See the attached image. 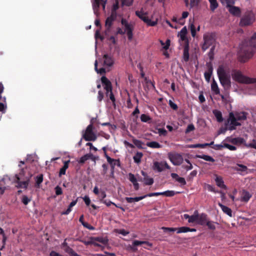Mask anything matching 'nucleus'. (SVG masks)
<instances>
[{
    "instance_id": "obj_55",
    "label": "nucleus",
    "mask_w": 256,
    "mask_h": 256,
    "mask_svg": "<svg viewBox=\"0 0 256 256\" xmlns=\"http://www.w3.org/2000/svg\"><path fill=\"white\" fill-rule=\"evenodd\" d=\"M245 146L246 148H252L256 149V140H253L252 142L250 144H245Z\"/></svg>"
},
{
    "instance_id": "obj_7",
    "label": "nucleus",
    "mask_w": 256,
    "mask_h": 256,
    "mask_svg": "<svg viewBox=\"0 0 256 256\" xmlns=\"http://www.w3.org/2000/svg\"><path fill=\"white\" fill-rule=\"evenodd\" d=\"M82 137L86 141H95L96 140L97 136L93 132L92 124H90L87 126Z\"/></svg>"
},
{
    "instance_id": "obj_11",
    "label": "nucleus",
    "mask_w": 256,
    "mask_h": 256,
    "mask_svg": "<svg viewBox=\"0 0 256 256\" xmlns=\"http://www.w3.org/2000/svg\"><path fill=\"white\" fill-rule=\"evenodd\" d=\"M116 16L114 14H111L110 16H108L105 22V26L106 28V32H109L111 30V27L113 24L116 18Z\"/></svg>"
},
{
    "instance_id": "obj_17",
    "label": "nucleus",
    "mask_w": 256,
    "mask_h": 256,
    "mask_svg": "<svg viewBox=\"0 0 256 256\" xmlns=\"http://www.w3.org/2000/svg\"><path fill=\"white\" fill-rule=\"evenodd\" d=\"M171 176L172 178L175 179L182 186H184L186 184L184 178L180 177L177 174L172 173Z\"/></svg>"
},
{
    "instance_id": "obj_22",
    "label": "nucleus",
    "mask_w": 256,
    "mask_h": 256,
    "mask_svg": "<svg viewBox=\"0 0 256 256\" xmlns=\"http://www.w3.org/2000/svg\"><path fill=\"white\" fill-rule=\"evenodd\" d=\"M104 65L108 66H112L114 64V60L110 56L106 54L104 56Z\"/></svg>"
},
{
    "instance_id": "obj_32",
    "label": "nucleus",
    "mask_w": 256,
    "mask_h": 256,
    "mask_svg": "<svg viewBox=\"0 0 256 256\" xmlns=\"http://www.w3.org/2000/svg\"><path fill=\"white\" fill-rule=\"evenodd\" d=\"M198 217V211L195 210L194 212V214L190 216L189 220H188V222L190 223H193V222H196L197 223Z\"/></svg>"
},
{
    "instance_id": "obj_20",
    "label": "nucleus",
    "mask_w": 256,
    "mask_h": 256,
    "mask_svg": "<svg viewBox=\"0 0 256 256\" xmlns=\"http://www.w3.org/2000/svg\"><path fill=\"white\" fill-rule=\"evenodd\" d=\"M230 142L234 144H243L245 146V144H246L245 140L240 137L232 138Z\"/></svg>"
},
{
    "instance_id": "obj_33",
    "label": "nucleus",
    "mask_w": 256,
    "mask_h": 256,
    "mask_svg": "<svg viewBox=\"0 0 256 256\" xmlns=\"http://www.w3.org/2000/svg\"><path fill=\"white\" fill-rule=\"evenodd\" d=\"M213 114L216 118L218 122H220L223 121V118L222 116V112L218 110H214L213 111Z\"/></svg>"
},
{
    "instance_id": "obj_45",
    "label": "nucleus",
    "mask_w": 256,
    "mask_h": 256,
    "mask_svg": "<svg viewBox=\"0 0 256 256\" xmlns=\"http://www.w3.org/2000/svg\"><path fill=\"white\" fill-rule=\"evenodd\" d=\"M208 146V143L204 144H190L188 146L190 148H204L206 146Z\"/></svg>"
},
{
    "instance_id": "obj_14",
    "label": "nucleus",
    "mask_w": 256,
    "mask_h": 256,
    "mask_svg": "<svg viewBox=\"0 0 256 256\" xmlns=\"http://www.w3.org/2000/svg\"><path fill=\"white\" fill-rule=\"evenodd\" d=\"M102 83L106 91L112 90V86L111 82L105 76L101 78Z\"/></svg>"
},
{
    "instance_id": "obj_9",
    "label": "nucleus",
    "mask_w": 256,
    "mask_h": 256,
    "mask_svg": "<svg viewBox=\"0 0 256 256\" xmlns=\"http://www.w3.org/2000/svg\"><path fill=\"white\" fill-rule=\"evenodd\" d=\"M168 158L174 166L180 165L184 160L182 156L180 154H168Z\"/></svg>"
},
{
    "instance_id": "obj_56",
    "label": "nucleus",
    "mask_w": 256,
    "mask_h": 256,
    "mask_svg": "<svg viewBox=\"0 0 256 256\" xmlns=\"http://www.w3.org/2000/svg\"><path fill=\"white\" fill-rule=\"evenodd\" d=\"M224 148H227L230 150H236V148L235 146L230 145L226 143H224Z\"/></svg>"
},
{
    "instance_id": "obj_36",
    "label": "nucleus",
    "mask_w": 256,
    "mask_h": 256,
    "mask_svg": "<svg viewBox=\"0 0 256 256\" xmlns=\"http://www.w3.org/2000/svg\"><path fill=\"white\" fill-rule=\"evenodd\" d=\"M248 113L246 112H240L236 114V116L238 120H246V119Z\"/></svg>"
},
{
    "instance_id": "obj_30",
    "label": "nucleus",
    "mask_w": 256,
    "mask_h": 256,
    "mask_svg": "<svg viewBox=\"0 0 256 256\" xmlns=\"http://www.w3.org/2000/svg\"><path fill=\"white\" fill-rule=\"evenodd\" d=\"M189 48L188 44L186 46L184 49L183 58L185 62H188L189 60Z\"/></svg>"
},
{
    "instance_id": "obj_1",
    "label": "nucleus",
    "mask_w": 256,
    "mask_h": 256,
    "mask_svg": "<svg viewBox=\"0 0 256 256\" xmlns=\"http://www.w3.org/2000/svg\"><path fill=\"white\" fill-rule=\"evenodd\" d=\"M256 48V33L249 40H244L240 45L239 54L246 59L252 58Z\"/></svg>"
},
{
    "instance_id": "obj_18",
    "label": "nucleus",
    "mask_w": 256,
    "mask_h": 256,
    "mask_svg": "<svg viewBox=\"0 0 256 256\" xmlns=\"http://www.w3.org/2000/svg\"><path fill=\"white\" fill-rule=\"evenodd\" d=\"M215 182L218 186L225 190L226 189V186L224 184L222 177L216 175Z\"/></svg>"
},
{
    "instance_id": "obj_58",
    "label": "nucleus",
    "mask_w": 256,
    "mask_h": 256,
    "mask_svg": "<svg viewBox=\"0 0 256 256\" xmlns=\"http://www.w3.org/2000/svg\"><path fill=\"white\" fill-rule=\"evenodd\" d=\"M168 104L170 107L174 110H177L178 109V106L176 104L173 102L172 100H170L168 102Z\"/></svg>"
},
{
    "instance_id": "obj_39",
    "label": "nucleus",
    "mask_w": 256,
    "mask_h": 256,
    "mask_svg": "<svg viewBox=\"0 0 256 256\" xmlns=\"http://www.w3.org/2000/svg\"><path fill=\"white\" fill-rule=\"evenodd\" d=\"M187 32L188 31L186 26L182 28L181 30L180 33V39L182 40H186V34H187Z\"/></svg>"
},
{
    "instance_id": "obj_19",
    "label": "nucleus",
    "mask_w": 256,
    "mask_h": 256,
    "mask_svg": "<svg viewBox=\"0 0 256 256\" xmlns=\"http://www.w3.org/2000/svg\"><path fill=\"white\" fill-rule=\"evenodd\" d=\"M252 197V194L248 191L243 190L242 194L241 201L247 202Z\"/></svg>"
},
{
    "instance_id": "obj_61",
    "label": "nucleus",
    "mask_w": 256,
    "mask_h": 256,
    "mask_svg": "<svg viewBox=\"0 0 256 256\" xmlns=\"http://www.w3.org/2000/svg\"><path fill=\"white\" fill-rule=\"evenodd\" d=\"M206 65L208 68V72H207L210 73V74H212L213 67H212V64L210 62H207Z\"/></svg>"
},
{
    "instance_id": "obj_4",
    "label": "nucleus",
    "mask_w": 256,
    "mask_h": 256,
    "mask_svg": "<svg viewBox=\"0 0 256 256\" xmlns=\"http://www.w3.org/2000/svg\"><path fill=\"white\" fill-rule=\"evenodd\" d=\"M236 0H220L222 4H226L227 8H228L229 12L234 16H240L241 11L239 8L233 6Z\"/></svg>"
},
{
    "instance_id": "obj_27",
    "label": "nucleus",
    "mask_w": 256,
    "mask_h": 256,
    "mask_svg": "<svg viewBox=\"0 0 256 256\" xmlns=\"http://www.w3.org/2000/svg\"><path fill=\"white\" fill-rule=\"evenodd\" d=\"M146 144L148 147L153 148H159L162 147V146L158 142L154 141L148 142Z\"/></svg>"
},
{
    "instance_id": "obj_12",
    "label": "nucleus",
    "mask_w": 256,
    "mask_h": 256,
    "mask_svg": "<svg viewBox=\"0 0 256 256\" xmlns=\"http://www.w3.org/2000/svg\"><path fill=\"white\" fill-rule=\"evenodd\" d=\"M238 119L237 117H235L234 114L232 112H230L229 114V118L228 120V122H230V124L232 126L230 128V130H234L235 126H240V123L237 122Z\"/></svg>"
},
{
    "instance_id": "obj_50",
    "label": "nucleus",
    "mask_w": 256,
    "mask_h": 256,
    "mask_svg": "<svg viewBox=\"0 0 256 256\" xmlns=\"http://www.w3.org/2000/svg\"><path fill=\"white\" fill-rule=\"evenodd\" d=\"M177 233H182V232H189V228L186 226H182L178 228H177Z\"/></svg>"
},
{
    "instance_id": "obj_15",
    "label": "nucleus",
    "mask_w": 256,
    "mask_h": 256,
    "mask_svg": "<svg viewBox=\"0 0 256 256\" xmlns=\"http://www.w3.org/2000/svg\"><path fill=\"white\" fill-rule=\"evenodd\" d=\"M16 182L17 184L16 186L18 188H27L30 182V178H28L25 181H20V178L18 176H16Z\"/></svg>"
},
{
    "instance_id": "obj_63",
    "label": "nucleus",
    "mask_w": 256,
    "mask_h": 256,
    "mask_svg": "<svg viewBox=\"0 0 256 256\" xmlns=\"http://www.w3.org/2000/svg\"><path fill=\"white\" fill-rule=\"evenodd\" d=\"M55 192H56V194L57 196L60 195L62 193V188L60 186H57L55 188Z\"/></svg>"
},
{
    "instance_id": "obj_62",
    "label": "nucleus",
    "mask_w": 256,
    "mask_h": 256,
    "mask_svg": "<svg viewBox=\"0 0 256 256\" xmlns=\"http://www.w3.org/2000/svg\"><path fill=\"white\" fill-rule=\"evenodd\" d=\"M129 176V180L132 182L134 183L137 181V180L134 174L132 173H130L128 174Z\"/></svg>"
},
{
    "instance_id": "obj_21",
    "label": "nucleus",
    "mask_w": 256,
    "mask_h": 256,
    "mask_svg": "<svg viewBox=\"0 0 256 256\" xmlns=\"http://www.w3.org/2000/svg\"><path fill=\"white\" fill-rule=\"evenodd\" d=\"M142 174L144 176V182L146 185L150 186L154 183V180L152 178H148L147 174L144 171H142Z\"/></svg>"
},
{
    "instance_id": "obj_26",
    "label": "nucleus",
    "mask_w": 256,
    "mask_h": 256,
    "mask_svg": "<svg viewBox=\"0 0 256 256\" xmlns=\"http://www.w3.org/2000/svg\"><path fill=\"white\" fill-rule=\"evenodd\" d=\"M211 89H212V90L213 91L215 94H220V91L219 88L218 87L216 82L214 80H213V81L211 84Z\"/></svg>"
},
{
    "instance_id": "obj_41",
    "label": "nucleus",
    "mask_w": 256,
    "mask_h": 256,
    "mask_svg": "<svg viewBox=\"0 0 256 256\" xmlns=\"http://www.w3.org/2000/svg\"><path fill=\"white\" fill-rule=\"evenodd\" d=\"M93 238L95 241L102 243L103 244H106L108 243V240L106 238L96 237Z\"/></svg>"
},
{
    "instance_id": "obj_35",
    "label": "nucleus",
    "mask_w": 256,
    "mask_h": 256,
    "mask_svg": "<svg viewBox=\"0 0 256 256\" xmlns=\"http://www.w3.org/2000/svg\"><path fill=\"white\" fill-rule=\"evenodd\" d=\"M133 30L134 27L133 26L125 29L126 32V34L128 36V40H132L133 38Z\"/></svg>"
},
{
    "instance_id": "obj_48",
    "label": "nucleus",
    "mask_w": 256,
    "mask_h": 256,
    "mask_svg": "<svg viewBox=\"0 0 256 256\" xmlns=\"http://www.w3.org/2000/svg\"><path fill=\"white\" fill-rule=\"evenodd\" d=\"M206 226L210 230H214L216 229L214 222L210 220H209L206 224Z\"/></svg>"
},
{
    "instance_id": "obj_47",
    "label": "nucleus",
    "mask_w": 256,
    "mask_h": 256,
    "mask_svg": "<svg viewBox=\"0 0 256 256\" xmlns=\"http://www.w3.org/2000/svg\"><path fill=\"white\" fill-rule=\"evenodd\" d=\"M132 142L138 148H142V145L143 143L141 140L134 138L132 139Z\"/></svg>"
},
{
    "instance_id": "obj_49",
    "label": "nucleus",
    "mask_w": 256,
    "mask_h": 256,
    "mask_svg": "<svg viewBox=\"0 0 256 256\" xmlns=\"http://www.w3.org/2000/svg\"><path fill=\"white\" fill-rule=\"evenodd\" d=\"M216 48V46L214 45L210 48V52H208V56L210 60H212L214 58V51Z\"/></svg>"
},
{
    "instance_id": "obj_40",
    "label": "nucleus",
    "mask_w": 256,
    "mask_h": 256,
    "mask_svg": "<svg viewBox=\"0 0 256 256\" xmlns=\"http://www.w3.org/2000/svg\"><path fill=\"white\" fill-rule=\"evenodd\" d=\"M35 180H36V186L37 188H40V184L43 181V174H40L38 176H37L35 178Z\"/></svg>"
},
{
    "instance_id": "obj_31",
    "label": "nucleus",
    "mask_w": 256,
    "mask_h": 256,
    "mask_svg": "<svg viewBox=\"0 0 256 256\" xmlns=\"http://www.w3.org/2000/svg\"><path fill=\"white\" fill-rule=\"evenodd\" d=\"M77 202V200L72 202L70 203V205L68 206V207L67 208V210L66 211L63 212H62V214L67 215L69 214L70 212L72 211V208L76 204Z\"/></svg>"
},
{
    "instance_id": "obj_43",
    "label": "nucleus",
    "mask_w": 256,
    "mask_h": 256,
    "mask_svg": "<svg viewBox=\"0 0 256 256\" xmlns=\"http://www.w3.org/2000/svg\"><path fill=\"white\" fill-rule=\"evenodd\" d=\"M235 170L237 171H240L241 172H246L248 170V168L244 165L242 164H237V167L235 168Z\"/></svg>"
},
{
    "instance_id": "obj_51",
    "label": "nucleus",
    "mask_w": 256,
    "mask_h": 256,
    "mask_svg": "<svg viewBox=\"0 0 256 256\" xmlns=\"http://www.w3.org/2000/svg\"><path fill=\"white\" fill-rule=\"evenodd\" d=\"M121 24L124 26L125 29L132 26L131 24H129L128 22L124 18H122L121 20Z\"/></svg>"
},
{
    "instance_id": "obj_52",
    "label": "nucleus",
    "mask_w": 256,
    "mask_h": 256,
    "mask_svg": "<svg viewBox=\"0 0 256 256\" xmlns=\"http://www.w3.org/2000/svg\"><path fill=\"white\" fill-rule=\"evenodd\" d=\"M162 230H164V232H174L177 230V228H168L162 226L161 228Z\"/></svg>"
},
{
    "instance_id": "obj_24",
    "label": "nucleus",
    "mask_w": 256,
    "mask_h": 256,
    "mask_svg": "<svg viewBox=\"0 0 256 256\" xmlns=\"http://www.w3.org/2000/svg\"><path fill=\"white\" fill-rule=\"evenodd\" d=\"M70 162V161L68 160L64 162L63 166L60 170L58 174L60 177H61L62 175L66 174V170L68 168V164Z\"/></svg>"
},
{
    "instance_id": "obj_10",
    "label": "nucleus",
    "mask_w": 256,
    "mask_h": 256,
    "mask_svg": "<svg viewBox=\"0 0 256 256\" xmlns=\"http://www.w3.org/2000/svg\"><path fill=\"white\" fill-rule=\"evenodd\" d=\"M170 170V166L166 162H155L154 163L153 168L154 170H156L158 172H161L164 170V168Z\"/></svg>"
},
{
    "instance_id": "obj_37",
    "label": "nucleus",
    "mask_w": 256,
    "mask_h": 256,
    "mask_svg": "<svg viewBox=\"0 0 256 256\" xmlns=\"http://www.w3.org/2000/svg\"><path fill=\"white\" fill-rule=\"evenodd\" d=\"M210 3V10L212 12H214L218 6V2L216 0H208Z\"/></svg>"
},
{
    "instance_id": "obj_42",
    "label": "nucleus",
    "mask_w": 256,
    "mask_h": 256,
    "mask_svg": "<svg viewBox=\"0 0 256 256\" xmlns=\"http://www.w3.org/2000/svg\"><path fill=\"white\" fill-rule=\"evenodd\" d=\"M179 192H175L174 190H166L162 192V195L168 197H172L174 196L176 194H178Z\"/></svg>"
},
{
    "instance_id": "obj_60",
    "label": "nucleus",
    "mask_w": 256,
    "mask_h": 256,
    "mask_svg": "<svg viewBox=\"0 0 256 256\" xmlns=\"http://www.w3.org/2000/svg\"><path fill=\"white\" fill-rule=\"evenodd\" d=\"M82 224L84 228H86L90 230H95V228L93 226H91L88 222H82Z\"/></svg>"
},
{
    "instance_id": "obj_28",
    "label": "nucleus",
    "mask_w": 256,
    "mask_h": 256,
    "mask_svg": "<svg viewBox=\"0 0 256 256\" xmlns=\"http://www.w3.org/2000/svg\"><path fill=\"white\" fill-rule=\"evenodd\" d=\"M142 244H145L148 246H152V243H150L148 241H140L138 240H135L132 242V246H138Z\"/></svg>"
},
{
    "instance_id": "obj_59",
    "label": "nucleus",
    "mask_w": 256,
    "mask_h": 256,
    "mask_svg": "<svg viewBox=\"0 0 256 256\" xmlns=\"http://www.w3.org/2000/svg\"><path fill=\"white\" fill-rule=\"evenodd\" d=\"M194 126L193 124H190L188 126L186 130V133L188 134L194 130Z\"/></svg>"
},
{
    "instance_id": "obj_5",
    "label": "nucleus",
    "mask_w": 256,
    "mask_h": 256,
    "mask_svg": "<svg viewBox=\"0 0 256 256\" xmlns=\"http://www.w3.org/2000/svg\"><path fill=\"white\" fill-rule=\"evenodd\" d=\"M203 40L204 42L202 48L203 51H206L210 46L215 45L216 38L214 34H206L204 35Z\"/></svg>"
},
{
    "instance_id": "obj_64",
    "label": "nucleus",
    "mask_w": 256,
    "mask_h": 256,
    "mask_svg": "<svg viewBox=\"0 0 256 256\" xmlns=\"http://www.w3.org/2000/svg\"><path fill=\"white\" fill-rule=\"evenodd\" d=\"M106 196V194L104 191H101L99 197L100 198V202H102V200H104V198Z\"/></svg>"
},
{
    "instance_id": "obj_54",
    "label": "nucleus",
    "mask_w": 256,
    "mask_h": 256,
    "mask_svg": "<svg viewBox=\"0 0 256 256\" xmlns=\"http://www.w3.org/2000/svg\"><path fill=\"white\" fill-rule=\"evenodd\" d=\"M118 8H119V6H118V2L115 3L114 4L112 8L111 14H114L117 16L116 11Z\"/></svg>"
},
{
    "instance_id": "obj_3",
    "label": "nucleus",
    "mask_w": 256,
    "mask_h": 256,
    "mask_svg": "<svg viewBox=\"0 0 256 256\" xmlns=\"http://www.w3.org/2000/svg\"><path fill=\"white\" fill-rule=\"evenodd\" d=\"M232 76L234 80L240 84H249L256 82V78H250L244 76L238 70H232Z\"/></svg>"
},
{
    "instance_id": "obj_16",
    "label": "nucleus",
    "mask_w": 256,
    "mask_h": 256,
    "mask_svg": "<svg viewBox=\"0 0 256 256\" xmlns=\"http://www.w3.org/2000/svg\"><path fill=\"white\" fill-rule=\"evenodd\" d=\"M94 2L93 3L92 6H93V10L94 11V13L96 15L98 16V9L100 6V4L101 2H102V5L103 8H105V2H103L102 0H94Z\"/></svg>"
},
{
    "instance_id": "obj_44",
    "label": "nucleus",
    "mask_w": 256,
    "mask_h": 256,
    "mask_svg": "<svg viewBox=\"0 0 256 256\" xmlns=\"http://www.w3.org/2000/svg\"><path fill=\"white\" fill-rule=\"evenodd\" d=\"M94 69L98 74H102L106 73V70L104 68H102L99 70L98 68V62L96 60L94 62Z\"/></svg>"
},
{
    "instance_id": "obj_57",
    "label": "nucleus",
    "mask_w": 256,
    "mask_h": 256,
    "mask_svg": "<svg viewBox=\"0 0 256 256\" xmlns=\"http://www.w3.org/2000/svg\"><path fill=\"white\" fill-rule=\"evenodd\" d=\"M102 170L101 174L102 176H104L107 173V171H108V166L106 164H104L102 165Z\"/></svg>"
},
{
    "instance_id": "obj_23",
    "label": "nucleus",
    "mask_w": 256,
    "mask_h": 256,
    "mask_svg": "<svg viewBox=\"0 0 256 256\" xmlns=\"http://www.w3.org/2000/svg\"><path fill=\"white\" fill-rule=\"evenodd\" d=\"M218 206H220V208H222L223 212L226 214H228V216L232 217V210L229 208L228 207L225 206L223 205L222 204L220 203H218Z\"/></svg>"
},
{
    "instance_id": "obj_38",
    "label": "nucleus",
    "mask_w": 256,
    "mask_h": 256,
    "mask_svg": "<svg viewBox=\"0 0 256 256\" xmlns=\"http://www.w3.org/2000/svg\"><path fill=\"white\" fill-rule=\"evenodd\" d=\"M106 96L108 97H109L110 99L112 102V104L115 106H116V98L114 96L112 92V90L110 91H106Z\"/></svg>"
},
{
    "instance_id": "obj_13",
    "label": "nucleus",
    "mask_w": 256,
    "mask_h": 256,
    "mask_svg": "<svg viewBox=\"0 0 256 256\" xmlns=\"http://www.w3.org/2000/svg\"><path fill=\"white\" fill-rule=\"evenodd\" d=\"M208 215L204 213L199 214L198 213L197 224L201 226H206V224L208 220Z\"/></svg>"
},
{
    "instance_id": "obj_2",
    "label": "nucleus",
    "mask_w": 256,
    "mask_h": 256,
    "mask_svg": "<svg viewBox=\"0 0 256 256\" xmlns=\"http://www.w3.org/2000/svg\"><path fill=\"white\" fill-rule=\"evenodd\" d=\"M217 74L221 85L226 90L230 89L231 80L229 68L226 65L221 64L217 69Z\"/></svg>"
},
{
    "instance_id": "obj_29",
    "label": "nucleus",
    "mask_w": 256,
    "mask_h": 256,
    "mask_svg": "<svg viewBox=\"0 0 256 256\" xmlns=\"http://www.w3.org/2000/svg\"><path fill=\"white\" fill-rule=\"evenodd\" d=\"M93 157V154H88L84 156H82L78 161L80 164H84L87 160L92 158Z\"/></svg>"
},
{
    "instance_id": "obj_8",
    "label": "nucleus",
    "mask_w": 256,
    "mask_h": 256,
    "mask_svg": "<svg viewBox=\"0 0 256 256\" xmlns=\"http://www.w3.org/2000/svg\"><path fill=\"white\" fill-rule=\"evenodd\" d=\"M254 21V16L251 12L246 14L240 20V25L241 26H247L250 25Z\"/></svg>"
},
{
    "instance_id": "obj_53",
    "label": "nucleus",
    "mask_w": 256,
    "mask_h": 256,
    "mask_svg": "<svg viewBox=\"0 0 256 256\" xmlns=\"http://www.w3.org/2000/svg\"><path fill=\"white\" fill-rule=\"evenodd\" d=\"M31 200L26 196L24 195L22 196V202L24 204L27 205Z\"/></svg>"
},
{
    "instance_id": "obj_6",
    "label": "nucleus",
    "mask_w": 256,
    "mask_h": 256,
    "mask_svg": "<svg viewBox=\"0 0 256 256\" xmlns=\"http://www.w3.org/2000/svg\"><path fill=\"white\" fill-rule=\"evenodd\" d=\"M136 15L142 20L144 22L146 23L148 26H154L157 24L158 22L152 21L148 18L145 15L147 14L146 12H144L143 8H142L140 11L136 10L135 12Z\"/></svg>"
},
{
    "instance_id": "obj_25",
    "label": "nucleus",
    "mask_w": 256,
    "mask_h": 256,
    "mask_svg": "<svg viewBox=\"0 0 256 256\" xmlns=\"http://www.w3.org/2000/svg\"><path fill=\"white\" fill-rule=\"evenodd\" d=\"M196 158H202V159H203L206 161H208V162H215V160L214 159L212 158L211 156H208V155H205V154H202V155H199V154H196Z\"/></svg>"
},
{
    "instance_id": "obj_46",
    "label": "nucleus",
    "mask_w": 256,
    "mask_h": 256,
    "mask_svg": "<svg viewBox=\"0 0 256 256\" xmlns=\"http://www.w3.org/2000/svg\"><path fill=\"white\" fill-rule=\"evenodd\" d=\"M151 120V118L146 114H142L140 116V120L142 122L150 123L149 121H150Z\"/></svg>"
},
{
    "instance_id": "obj_34",
    "label": "nucleus",
    "mask_w": 256,
    "mask_h": 256,
    "mask_svg": "<svg viewBox=\"0 0 256 256\" xmlns=\"http://www.w3.org/2000/svg\"><path fill=\"white\" fill-rule=\"evenodd\" d=\"M143 156V154L141 152H136L133 158L134 162L136 164H139L141 162V158Z\"/></svg>"
}]
</instances>
